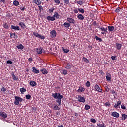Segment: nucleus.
<instances>
[{
	"label": "nucleus",
	"instance_id": "obj_42",
	"mask_svg": "<svg viewBox=\"0 0 127 127\" xmlns=\"http://www.w3.org/2000/svg\"><path fill=\"white\" fill-rule=\"evenodd\" d=\"M86 87H87V88H89L91 86V83H90V81H87L85 83Z\"/></svg>",
	"mask_w": 127,
	"mask_h": 127
},
{
	"label": "nucleus",
	"instance_id": "obj_64",
	"mask_svg": "<svg viewBox=\"0 0 127 127\" xmlns=\"http://www.w3.org/2000/svg\"><path fill=\"white\" fill-rule=\"evenodd\" d=\"M57 127H64V126L62 125H61L60 126H58Z\"/></svg>",
	"mask_w": 127,
	"mask_h": 127
},
{
	"label": "nucleus",
	"instance_id": "obj_31",
	"mask_svg": "<svg viewBox=\"0 0 127 127\" xmlns=\"http://www.w3.org/2000/svg\"><path fill=\"white\" fill-rule=\"evenodd\" d=\"M110 93L113 95L115 99V98H116V96H117V92L115 91L114 90H112L111 91Z\"/></svg>",
	"mask_w": 127,
	"mask_h": 127
},
{
	"label": "nucleus",
	"instance_id": "obj_38",
	"mask_svg": "<svg viewBox=\"0 0 127 127\" xmlns=\"http://www.w3.org/2000/svg\"><path fill=\"white\" fill-rule=\"evenodd\" d=\"M84 109L86 110V111H88V110H90V109H91V106L88 104H86L85 106Z\"/></svg>",
	"mask_w": 127,
	"mask_h": 127
},
{
	"label": "nucleus",
	"instance_id": "obj_7",
	"mask_svg": "<svg viewBox=\"0 0 127 127\" xmlns=\"http://www.w3.org/2000/svg\"><path fill=\"white\" fill-rule=\"evenodd\" d=\"M94 89L95 91H97V92H98V93H102V92H103V90L102 89H100V86L97 84L95 85Z\"/></svg>",
	"mask_w": 127,
	"mask_h": 127
},
{
	"label": "nucleus",
	"instance_id": "obj_36",
	"mask_svg": "<svg viewBox=\"0 0 127 127\" xmlns=\"http://www.w3.org/2000/svg\"><path fill=\"white\" fill-rule=\"evenodd\" d=\"M97 126L98 127H106V125H105V123H103L102 124H97Z\"/></svg>",
	"mask_w": 127,
	"mask_h": 127
},
{
	"label": "nucleus",
	"instance_id": "obj_57",
	"mask_svg": "<svg viewBox=\"0 0 127 127\" xmlns=\"http://www.w3.org/2000/svg\"><path fill=\"white\" fill-rule=\"evenodd\" d=\"M20 10H22V11H24L25 10V7H21L20 8Z\"/></svg>",
	"mask_w": 127,
	"mask_h": 127
},
{
	"label": "nucleus",
	"instance_id": "obj_22",
	"mask_svg": "<svg viewBox=\"0 0 127 127\" xmlns=\"http://www.w3.org/2000/svg\"><path fill=\"white\" fill-rule=\"evenodd\" d=\"M77 18L79 19V20H84V19H85V17H84V16L81 14H79L77 15Z\"/></svg>",
	"mask_w": 127,
	"mask_h": 127
},
{
	"label": "nucleus",
	"instance_id": "obj_15",
	"mask_svg": "<svg viewBox=\"0 0 127 127\" xmlns=\"http://www.w3.org/2000/svg\"><path fill=\"white\" fill-rule=\"evenodd\" d=\"M52 109L55 110V111H59V110H60V108L58 107L57 104H53L52 106Z\"/></svg>",
	"mask_w": 127,
	"mask_h": 127
},
{
	"label": "nucleus",
	"instance_id": "obj_1",
	"mask_svg": "<svg viewBox=\"0 0 127 127\" xmlns=\"http://www.w3.org/2000/svg\"><path fill=\"white\" fill-rule=\"evenodd\" d=\"M52 97H53L54 99H57L56 100L57 106H61V99H63V95H61L60 93H55L52 94Z\"/></svg>",
	"mask_w": 127,
	"mask_h": 127
},
{
	"label": "nucleus",
	"instance_id": "obj_37",
	"mask_svg": "<svg viewBox=\"0 0 127 127\" xmlns=\"http://www.w3.org/2000/svg\"><path fill=\"white\" fill-rule=\"evenodd\" d=\"M13 5H14L15 6H18V5H19V2L17 0L14 1Z\"/></svg>",
	"mask_w": 127,
	"mask_h": 127
},
{
	"label": "nucleus",
	"instance_id": "obj_13",
	"mask_svg": "<svg viewBox=\"0 0 127 127\" xmlns=\"http://www.w3.org/2000/svg\"><path fill=\"white\" fill-rule=\"evenodd\" d=\"M65 69H67L68 70H71L72 68V64L67 63L65 64Z\"/></svg>",
	"mask_w": 127,
	"mask_h": 127
},
{
	"label": "nucleus",
	"instance_id": "obj_16",
	"mask_svg": "<svg viewBox=\"0 0 127 127\" xmlns=\"http://www.w3.org/2000/svg\"><path fill=\"white\" fill-rule=\"evenodd\" d=\"M33 2L37 4V5H40L41 4V0H33Z\"/></svg>",
	"mask_w": 127,
	"mask_h": 127
},
{
	"label": "nucleus",
	"instance_id": "obj_56",
	"mask_svg": "<svg viewBox=\"0 0 127 127\" xmlns=\"http://www.w3.org/2000/svg\"><path fill=\"white\" fill-rule=\"evenodd\" d=\"M77 3H78V4H79L80 5H82V4H83V1H78L77 2Z\"/></svg>",
	"mask_w": 127,
	"mask_h": 127
},
{
	"label": "nucleus",
	"instance_id": "obj_8",
	"mask_svg": "<svg viewBox=\"0 0 127 127\" xmlns=\"http://www.w3.org/2000/svg\"><path fill=\"white\" fill-rule=\"evenodd\" d=\"M67 21H68V22H69V23H72V24H76V20L72 18H67Z\"/></svg>",
	"mask_w": 127,
	"mask_h": 127
},
{
	"label": "nucleus",
	"instance_id": "obj_24",
	"mask_svg": "<svg viewBox=\"0 0 127 127\" xmlns=\"http://www.w3.org/2000/svg\"><path fill=\"white\" fill-rule=\"evenodd\" d=\"M64 26L65 27V28H69V27L71 26V24L68 22H65L64 24Z\"/></svg>",
	"mask_w": 127,
	"mask_h": 127
},
{
	"label": "nucleus",
	"instance_id": "obj_19",
	"mask_svg": "<svg viewBox=\"0 0 127 127\" xmlns=\"http://www.w3.org/2000/svg\"><path fill=\"white\" fill-rule=\"evenodd\" d=\"M32 72L33 73H34V74H39V70H37V68H36V67H32Z\"/></svg>",
	"mask_w": 127,
	"mask_h": 127
},
{
	"label": "nucleus",
	"instance_id": "obj_41",
	"mask_svg": "<svg viewBox=\"0 0 127 127\" xmlns=\"http://www.w3.org/2000/svg\"><path fill=\"white\" fill-rule=\"evenodd\" d=\"M19 25H20V26H21V27L23 28V26L24 27H26V25H25V24H24L23 22H21L20 23H19Z\"/></svg>",
	"mask_w": 127,
	"mask_h": 127
},
{
	"label": "nucleus",
	"instance_id": "obj_33",
	"mask_svg": "<svg viewBox=\"0 0 127 127\" xmlns=\"http://www.w3.org/2000/svg\"><path fill=\"white\" fill-rule=\"evenodd\" d=\"M3 27H4V28H5V29H8V28H9V26L8 25V24L6 23H4L3 24Z\"/></svg>",
	"mask_w": 127,
	"mask_h": 127
},
{
	"label": "nucleus",
	"instance_id": "obj_14",
	"mask_svg": "<svg viewBox=\"0 0 127 127\" xmlns=\"http://www.w3.org/2000/svg\"><path fill=\"white\" fill-rule=\"evenodd\" d=\"M115 46L117 50H121L122 48V44L119 43H116Z\"/></svg>",
	"mask_w": 127,
	"mask_h": 127
},
{
	"label": "nucleus",
	"instance_id": "obj_6",
	"mask_svg": "<svg viewBox=\"0 0 127 127\" xmlns=\"http://www.w3.org/2000/svg\"><path fill=\"white\" fill-rule=\"evenodd\" d=\"M99 30H100L101 31H102L101 32V34H107V30H108V28H105L104 27H99Z\"/></svg>",
	"mask_w": 127,
	"mask_h": 127
},
{
	"label": "nucleus",
	"instance_id": "obj_27",
	"mask_svg": "<svg viewBox=\"0 0 127 127\" xmlns=\"http://www.w3.org/2000/svg\"><path fill=\"white\" fill-rule=\"evenodd\" d=\"M61 73L64 75H67L68 74V71L66 69H62L61 70Z\"/></svg>",
	"mask_w": 127,
	"mask_h": 127
},
{
	"label": "nucleus",
	"instance_id": "obj_9",
	"mask_svg": "<svg viewBox=\"0 0 127 127\" xmlns=\"http://www.w3.org/2000/svg\"><path fill=\"white\" fill-rule=\"evenodd\" d=\"M106 79L108 82H111L112 81L111 79H112V75L110 74L109 73H106Z\"/></svg>",
	"mask_w": 127,
	"mask_h": 127
},
{
	"label": "nucleus",
	"instance_id": "obj_28",
	"mask_svg": "<svg viewBox=\"0 0 127 127\" xmlns=\"http://www.w3.org/2000/svg\"><path fill=\"white\" fill-rule=\"evenodd\" d=\"M11 76L13 77V80L14 81H17L18 80V77L15 76V75L14 74V72H12L11 73Z\"/></svg>",
	"mask_w": 127,
	"mask_h": 127
},
{
	"label": "nucleus",
	"instance_id": "obj_21",
	"mask_svg": "<svg viewBox=\"0 0 127 127\" xmlns=\"http://www.w3.org/2000/svg\"><path fill=\"white\" fill-rule=\"evenodd\" d=\"M46 18L49 21H54V20H55L56 19L55 18H54V17L50 16H47Z\"/></svg>",
	"mask_w": 127,
	"mask_h": 127
},
{
	"label": "nucleus",
	"instance_id": "obj_49",
	"mask_svg": "<svg viewBox=\"0 0 127 127\" xmlns=\"http://www.w3.org/2000/svg\"><path fill=\"white\" fill-rule=\"evenodd\" d=\"M64 2L65 4H69L70 3V0H64Z\"/></svg>",
	"mask_w": 127,
	"mask_h": 127
},
{
	"label": "nucleus",
	"instance_id": "obj_4",
	"mask_svg": "<svg viewBox=\"0 0 127 127\" xmlns=\"http://www.w3.org/2000/svg\"><path fill=\"white\" fill-rule=\"evenodd\" d=\"M78 100L79 103H86V99H85V96L82 97V96L81 95H78Z\"/></svg>",
	"mask_w": 127,
	"mask_h": 127
},
{
	"label": "nucleus",
	"instance_id": "obj_44",
	"mask_svg": "<svg viewBox=\"0 0 127 127\" xmlns=\"http://www.w3.org/2000/svg\"><path fill=\"white\" fill-rule=\"evenodd\" d=\"M26 99L27 100H30L31 99V95L30 94H27L26 95Z\"/></svg>",
	"mask_w": 127,
	"mask_h": 127
},
{
	"label": "nucleus",
	"instance_id": "obj_30",
	"mask_svg": "<svg viewBox=\"0 0 127 127\" xmlns=\"http://www.w3.org/2000/svg\"><path fill=\"white\" fill-rule=\"evenodd\" d=\"M16 48H18V49L22 50V49H23V48H24V46L22 44H20L19 45L17 46Z\"/></svg>",
	"mask_w": 127,
	"mask_h": 127
},
{
	"label": "nucleus",
	"instance_id": "obj_20",
	"mask_svg": "<svg viewBox=\"0 0 127 127\" xmlns=\"http://www.w3.org/2000/svg\"><path fill=\"white\" fill-rule=\"evenodd\" d=\"M36 50L38 54H41L42 53V48L41 47L36 48Z\"/></svg>",
	"mask_w": 127,
	"mask_h": 127
},
{
	"label": "nucleus",
	"instance_id": "obj_45",
	"mask_svg": "<svg viewBox=\"0 0 127 127\" xmlns=\"http://www.w3.org/2000/svg\"><path fill=\"white\" fill-rule=\"evenodd\" d=\"M120 11H121V8L118 7L116 9L115 12H116V13H119Z\"/></svg>",
	"mask_w": 127,
	"mask_h": 127
},
{
	"label": "nucleus",
	"instance_id": "obj_10",
	"mask_svg": "<svg viewBox=\"0 0 127 127\" xmlns=\"http://www.w3.org/2000/svg\"><path fill=\"white\" fill-rule=\"evenodd\" d=\"M10 38H13V39H15V40H16L17 38H18V36L15 33H10Z\"/></svg>",
	"mask_w": 127,
	"mask_h": 127
},
{
	"label": "nucleus",
	"instance_id": "obj_35",
	"mask_svg": "<svg viewBox=\"0 0 127 127\" xmlns=\"http://www.w3.org/2000/svg\"><path fill=\"white\" fill-rule=\"evenodd\" d=\"M20 92H21V94H24V92H26V89L24 87H22L20 89Z\"/></svg>",
	"mask_w": 127,
	"mask_h": 127
},
{
	"label": "nucleus",
	"instance_id": "obj_59",
	"mask_svg": "<svg viewBox=\"0 0 127 127\" xmlns=\"http://www.w3.org/2000/svg\"><path fill=\"white\" fill-rule=\"evenodd\" d=\"M73 11H74V13H78V12H79V11H78V10L76 9H74Z\"/></svg>",
	"mask_w": 127,
	"mask_h": 127
},
{
	"label": "nucleus",
	"instance_id": "obj_55",
	"mask_svg": "<svg viewBox=\"0 0 127 127\" xmlns=\"http://www.w3.org/2000/svg\"><path fill=\"white\" fill-rule=\"evenodd\" d=\"M116 58H117V56H112L111 57V59L113 60H116Z\"/></svg>",
	"mask_w": 127,
	"mask_h": 127
},
{
	"label": "nucleus",
	"instance_id": "obj_2",
	"mask_svg": "<svg viewBox=\"0 0 127 127\" xmlns=\"http://www.w3.org/2000/svg\"><path fill=\"white\" fill-rule=\"evenodd\" d=\"M23 101V99L22 98L16 96H15V101L14 102V105L15 106H18L19 105V103H21Z\"/></svg>",
	"mask_w": 127,
	"mask_h": 127
},
{
	"label": "nucleus",
	"instance_id": "obj_60",
	"mask_svg": "<svg viewBox=\"0 0 127 127\" xmlns=\"http://www.w3.org/2000/svg\"><path fill=\"white\" fill-rule=\"evenodd\" d=\"M28 61L30 62H32V61H33V60H32V58H30L28 59Z\"/></svg>",
	"mask_w": 127,
	"mask_h": 127
},
{
	"label": "nucleus",
	"instance_id": "obj_11",
	"mask_svg": "<svg viewBox=\"0 0 127 127\" xmlns=\"http://www.w3.org/2000/svg\"><path fill=\"white\" fill-rule=\"evenodd\" d=\"M111 116H112V117H114L115 118H119V117H120V114L116 111H114L112 113Z\"/></svg>",
	"mask_w": 127,
	"mask_h": 127
},
{
	"label": "nucleus",
	"instance_id": "obj_23",
	"mask_svg": "<svg viewBox=\"0 0 127 127\" xmlns=\"http://www.w3.org/2000/svg\"><path fill=\"white\" fill-rule=\"evenodd\" d=\"M77 92H78V93H82V92H85V88H84V87L82 86H80Z\"/></svg>",
	"mask_w": 127,
	"mask_h": 127
},
{
	"label": "nucleus",
	"instance_id": "obj_12",
	"mask_svg": "<svg viewBox=\"0 0 127 127\" xmlns=\"http://www.w3.org/2000/svg\"><path fill=\"white\" fill-rule=\"evenodd\" d=\"M122 104V101L121 100H119L117 101V103H115L114 107L115 109H118V107L120 108V105Z\"/></svg>",
	"mask_w": 127,
	"mask_h": 127
},
{
	"label": "nucleus",
	"instance_id": "obj_5",
	"mask_svg": "<svg viewBox=\"0 0 127 127\" xmlns=\"http://www.w3.org/2000/svg\"><path fill=\"white\" fill-rule=\"evenodd\" d=\"M51 38H55L56 35H57V33L55 30H53L50 33Z\"/></svg>",
	"mask_w": 127,
	"mask_h": 127
},
{
	"label": "nucleus",
	"instance_id": "obj_61",
	"mask_svg": "<svg viewBox=\"0 0 127 127\" xmlns=\"http://www.w3.org/2000/svg\"><path fill=\"white\" fill-rule=\"evenodd\" d=\"M38 7H39V10H40V11H41V9H42V6H41V5L38 6Z\"/></svg>",
	"mask_w": 127,
	"mask_h": 127
},
{
	"label": "nucleus",
	"instance_id": "obj_53",
	"mask_svg": "<svg viewBox=\"0 0 127 127\" xmlns=\"http://www.w3.org/2000/svg\"><path fill=\"white\" fill-rule=\"evenodd\" d=\"M7 64H10V65H11V64H12V61H10V60H8L7 61Z\"/></svg>",
	"mask_w": 127,
	"mask_h": 127
},
{
	"label": "nucleus",
	"instance_id": "obj_29",
	"mask_svg": "<svg viewBox=\"0 0 127 127\" xmlns=\"http://www.w3.org/2000/svg\"><path fill=\"white\" fill-rule=\"evenodd\" d=\"M127 115L126 114H122L121 120L122 121H125L126 119H127Z\"/></svg>",
	"mask_w": 127,
	"mask_h": 127
},
{
	"label": "nucleus",
	"instance_id": "obj_46",
	"mask_svg": "<svg viewBox=\"0 0 127 127\" xmlns=\"http://www.w3.org/2000/svg\"><path fill=\"white\" fill-rule=\"evenodd\" d=\"M55 15H56V18H57V19H58V18H59V17H60V15H59L58 13L57 12H55Z\"/></svg>",
	"mask_w": 127,
	"mask_h": 127
},
{
	"label": "nucleus",
	"instance_id": "obj_43",
	"mask_svg": "<svg viewBox=\"0 0 127 127\" xmlns=\"http://www.w3.org/2000/svg\"><path fill=\"white\" fill-rule=\"evenodd\" d=\"M83 60L86 63H89V60H88V59H87V58H86V57H83Z\"/></svg>",
	"mask_w": 127,
	"mask_h": 127
},
{
	"label": "nucleus",
	"instance_id": "obj_18",
	"mask_svg": "<svg viewBox=\"0 0 127 127\" xmlns=\"http://www.w3.org/2000/svg\"><path fill=\"white\" fill-rule=\"evenodd\" d=\"M11 29H13L15 31L20 30V28H19V26H15L11 25Z\"/></svg>",
	"mask_w": 127,
	"mask_h": 127
},
{
	"label": "nucleus",
	"instance_id": "obj_3",
	"mask_svg": "<svg viewBox=\"0 0 127 127\" xmlns=\"http://www.w3.org/2000/svg\"><path fill=\"white\" fill-rule=\"evenodd\" d=\"M33 34L34 36L37 37V38H39V39H45V37H44V36H42L38 33L33 32Z\"/></svg>",
	"mask_w": 127,
	"mask_h": 127
},
{
	"label": "nucleus",
	"instance_id": "obj_39",
	"mask_svg": "<svg viewBox=\"0 0 127 127\" xmlns=\"http://www.w3.org/2000/svg\"><path fill=\"white\" fill-rule=\"evenodd\" d=\"M95 38L96 40L99 41V42H102V38L98 37V36H95Z\"/></svg>",
	"mask_w": 127,
	"mask_h": 127
},
{
	"label": "nucleus",
	"instance_id": "obj_51",
	"mask_svg": "<svg viewBox=\"0 0 127 127\" xmlns=\"http://www.w3.org/2000/svg\"><path fill=\"white\" fill-rule=\"evenodd\" d=\"M111 105V104L110 103V102H107L105 103V106H107L108 107H109V106Z\"/></svg>",
	"mask_w": 127,
	"mask_h": 127
},
{
	"label": "nucleus",
	"instance_id": "obj_17",
	"mask_svg": "<svg viewBox=\"0 0 127 127\" xmlns=\"http://www.w3.org/2000/svg\"><path fill=\"white\" fill-rule=\"evenodd\" d=\"M0 116L2 117V118H4V119H6V118H7V114L4 112H1Z\"/></svg>",
	"mask_w": 127,
	"mask_h": 127
},
{
	"label": "nucleus",
	"instance_id": "obj_34",
	"mask_svg": "<svg viewBox=\"0 0 127 127\" xmlns=\"http://www.w3.org/2000/svg\"><path fill=\"white\" fill-rule=\"evenodd\" d=\"M108 30L109 31H114V29H115V27H114V26H108Z\"/></svg>",
	"mask_w": 127,
	"mask_h": 127
},
{
	"label": "nucleus",
	"instance_id": "obj_47",
	"mask_svg": "<svg viewBox=\"0 0 127 127\" xmlns=\"http://www.w3.org/2000/svg\"><path fill=\"white\" fill-rule=\"evenodd\" d=\"M105 93H108L109 92V87L108 86H105Z\"/></svg>",
	"mask_w": 127,
	"mask_h": 127
},
{
	"label": "nucleus",
	"instance_id": "obj_54",
	"mask_svg": "<svg viewBox=\"0 0 127 127\" xmlns=\"http://www.w3.org/2000/svg\"><path fill=\"white\" fill-rule=\"evenodd\" d=\"M121 108L122 109V110H126V106L124 105H121Z\"/></svg>",
	"mask_w": 127,
	"mask_h": 127
},
{
	"label": "nucleus",
	"instance_id": "obj_62",
	"mask_svg": "<svg viewBox=\"0 0 127 127\" xmlns=\"http://www.w3.org/2000/svg\"><path fill=\"white\" fill-rule=\"evenodd\" d=\"M6 0H0V2H3V3H5Z\"/></svg>",
	"mask_w": 127,
	"mask_h": 127
},
{
	"label": "nucleus",
	"instance_id": "obj_52",
	"mask_svg": "<svg viewBox=\"0 0 127 127\" xmlns=\"http://www.w3.org/2000/svg\"><path fill=\"white\" fill-rule=\"evenodd\" d=\"M54 1L57 4H59V3H60V1L59 0H54Z\"/></svg>",
	"mask_w": 127,
	"mask_h": 127
},
{
	"label": "nucleus",
	"instance_id": "obj_32",
	"mask_svg": "<svg viewBox=\"0 0 127 127\" xmlns=\"http://www.w3.org/2000/svg\"><path fill=\"white\" fill-rule=\"evenodd\" d=\"M62 50L64 52V53H68L70 51V50L65 49V48L62 47Z\"/></svg>",
	"mask_w": 127,
	"mask_h": 127
},
{
	"label": "nucleus",
	"instance_id": "obj_40",
	"mask_svg": "<svg viewBox=\"0 0 127 127\" xmlns=\"http://www.w3.org/2000/svg\"><path fill=\"white\" fill-rule=\"evenodd\" d=\"M78 11L80 12L81 13H85V10L82 8H79L78 9Z\"/></svg>",
	"mask_w": 127,
	"mask_h": 127
},
{
	"label": "nucleus",
	"instance_id": "obj_63",
	"mask_svg": "<svg viewBox=\"0 0 127 127\" xmlns=\"http://www.w3.org/2000/svg\"><path fill=\"white\" fill-rule=\"evenodd\" d=\"M74 115L75 117H78V116H79V114L77 113H75Z\"/></svg>",
	"mask_w": 127,
	"mask_h": 127
},
{
	"label": "nucleus",
	"instance_id": "obj_25",
	"mask_svg": "<svg viewBox=\"0 0 127 127\" xmlns=\"http://www.w3.org/2000/svg\"><path fill=\"white\" fill-rule=\"evenodd\" d=\"M30 85L31 87H35V86H36V82L31 80L30 82Z\"/></svg>",
	"mask_w": 127,
	"mask_h": 127
},
{
	"label": "nucleus",
	"instance_id": "obj_58",
	"mask_svg": "<svg viewBox=\"0 0 127 127\" xmlns=\"http://www.w3.org/2000/svg\"><path fill=\"white\" fill-rule=\"evenodd\" d=\"M49 12L51 14H52V13H53V11L51 9V8H50L49 9Z\"/></svg>",
	"mask_w": 127,
	"mask_h": 127
},
{
	"label": "nucleus",
	"instance_id": "obj_26",
	"mask_svg": "<svg viewBox=\"0 0 127 127\" xmlns=\"http://www.w3.org/2000/svg\"><path fill=\"white\" fill-rule=\"evenodd\" d=\"M41 71L44 75H47V74H48V71H47V70L45 68L42 69Z\"/></svg>",
	"mask_w": 127,
	"mask_h": 127
},
{
	"label": "nucleus",
	"instance_id": "obj_50",
	"mask_svg": "<svg viewBox=\"0 0 127 127\" xmlns=\"http://www.w3.org/2000/svg\"><path fill=\"white\" fill-rule=\"evenodd\" d=\"M2 92H6V88H5L4 87H2L1 89Z\"/></svg>",
	"mask_w": 127,
	"mask_h": 127
},
{
	"label": "nucleus",
	"instance_id": "obj_48",
	"mask_svg": "<svg viewBox=\"0 0 127 127\" xmlns=\"http://www.w3.org/2000/svg\"><path fill=\"white\" fill-rule=\"evenodd\" d=\"M90 121L91 122V123H97V120H96V119L93 118H91L90 119Z\"/></svg>",
	"mask_w": 127,
	"mask_h": 127
}]
</instances>
